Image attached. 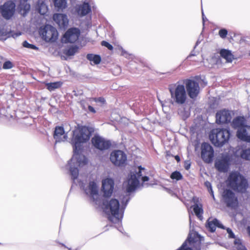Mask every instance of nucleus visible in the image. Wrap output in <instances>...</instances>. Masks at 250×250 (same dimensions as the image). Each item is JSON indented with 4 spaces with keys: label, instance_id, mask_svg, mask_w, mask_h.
<instances>
[{
    "label": "nucleus",
    "instance_id": "nucleus-1",
    "mask_svg": "<svg viewBox=\"0 0 250 250\" xmlns=\"http://www.w3.org/2000/svg\"><path fill=\"white\" fill-rule=\"evenodd\" d=\"M91 131L86 126H82L73 131L71 144L73 145L74 154L68 163L69 171L73 182L83 188L85 193L90 197L96 204L99 198L98 187L94 182H90L86 188H84L83 183L77 179L79 174L78 167H83L87 163L85 157L80 152L81 144L89 140Z\"/></svg>",
    "mask_w": 250,
    "mask_h": 250
},
{
    "label": "nucleus",
    "instance_id": "nucleus-2",
    "mask_svg": "<svg viewBox=\"0 0 250 250\" xmlns=\"http://www.w3.org/2000/svg\"><path fill=\"white\" fill-rule=\"evenodd\" d=\"M129 199V195L126 194L125 195L123 196L122 199L121 205L116 199L103 201L104 211L107 214L108 218L111 222L118 224L121 223L124 210Z\"/></svg>",
    "mask_w": 250,
    "mask_h": 250
},
{
    "label": "nucleus",
    "instance_id": "nucleus-3",
    "mask_svg": "<svg viewBox=\"0 0 250 250\" xmlns=\"http://www.w3.org/2000/svg\"><path fill=\"white\" fill-rule=\"evenodd\" d=\"M145 173V169L141 166L138 167L134 170L130 172L128 176V179L124 184L127 193H130L134 191L137 188L140 187V179L142 181V186L146 184L145 182L149 180V178L146 176H143Z\"/></svg>",
    "mask_w": 250,
    "mask_h": 250
},
{
    "label": "nucleus",
    "instance_id": "nucleus-4",
    "mask_svg": "<svg viewBox=\"0 0 250 250\" xmlns=\"http://www.w3.org/2000/svg\"><path fill=\"white\" fill-rule=\"evenodd\" d=\"M227 184L232 189L241 192H245L248 187L246 178L237 171L229 173L227 180Z\"/></svg>",
    "mask_w": 250,
    "mask_h": 250
},
{
    "label": "nucleus",
    "instance_id": "nucleus-5",
    "mask_svg": "<svg viewBox=\"0 0 250 250\" xmlns=\"http://www.w3.org/2000/svg\"><path fill=\"white\" fill-rule=\"evenodd\" d=\"M230 135L229 129L218 128L212 130L209 139L214 146L221 147L228 142Z\"/></svg>",
    "mask_w": 250,
    "mask_h": 250
},
{
    "label": "nucleus",
    "instance_id": "nucleus-6",
    "mask_svg": "<svg viewBox=\"0 0 250 250\" xmlns=\"http://www.w3.org/2000/svg\"><path fill=\"white\" fill-rule=\"evenodd\" d=\"M171 98L173 102L178 104H184L187 99L185 87L183 84H171L168 87Z\"/></svg>",
    "mask_w": 250,
    "mask_h": 250
},
{
    "label": "nucleus",
    "instance_id": "nucleus-7",
    "mask_svg": "<svg viewBox=\"0 0 250 250\" xmlns=\"http://www.w3.org/2000/svg\"><path fill=\"white\" fill-rule=\"evenodd\" d=\"M39 33L42 40L46 42H55L58 36L57 29L49 24H46L43 27H40Z\"/></svg>",
    "mask_w": 250,
    "mask_h": 250
},
{
    "label": "nucleus",
    "instance_id": "nucleus-8",
    "mask_svg": "<svg viewBox=\"0 0 250 250\" xmlns=\"http://www.w3.org/2000/svg\"><path fill=\"white\" fill-rule=\"evenodd\" d=\"M110 159L115 166L122 167L124 166L126 162L127 156L122 150H114L111 153Z\"/></svg>",
    "mask_w": 250,
    "mask_h": 250
},
{
    "label": "nucleus",
    "instance_id": "nucleus-9",
    "mask_svg": "<svg viewBox=\"0 0 250 250\" xmlns=\"http://www.w3.org/2000/svg\"><path fill=\"white\" fill-rule=\"evenodd\" d=\"M222 200L228 207L234 208L238 206V200L235 194L229 189H226L222 194Z\"/></svg>",
    "mask_w": 250,
    "mask_h": 250
},
{
    "label": "nucleus",
    "instance_id": "nucleus-10",
    "mask_svg": "<svg viewBox=\"0 0 250 250\" xmlns=\"http://www.w3.org/2000/svg\"><path fill=\"white\" fill-rule=\"evenodd\" d=\"M185 84L189 97L192 99H196L200 89L198 83L192 80H186Z\"/></svg>",
    "mask_w": 250,
    "mask_h": 250
},
{
    "label": "nucleus",
    "instance_id": "nucleus-11",
    "mask_svg": "<svg viewBox=\"0 0 250 250\" xmlns=\"http://www.w3.org/2000/svg\"><path fill=\"white\" fill-rule=\"evenodd\" d=\"M214 157L213 147L208 143H204L201 146V158L207 163H211Z\"/></svg>",
    "mask_w": 250,
    "mask_h": 250
},
{
    "label": "nucleus",
    "instance_id": "nucleus-12",
    "mask_svg": "<svg viewBox=\"0 0 250 250\" xmlns=\"http://www.w3.org/2000/svg\"><path fill=\"white\" fill-rule=\"evenodd\" d=\"M15 4L11 1L6 2L1 7V13L2 16L5 19H10L13 15L15 12Z\"/></svg>",
    "mask_w": 250,
    "mask_h": 250
},
{
    "label": "nucleus",
    "instance_id": "nucleus-13",
    "mask_svg": "<svg viewBox=\"0 0 250 250\" xmlns=\"http://www.w3.org/2000/svg\"><path fill=\"white\" fill-rule=\"evenodd\" d=\"M91 142L96 148L101 150L107 149L111 146V143L109 141L105 140L99 136H94L92 138Z\"/></svg>",
    "mask_w": 250,
    "mask_h": 250
},
{
    "label": "nucleus",
    "instance_id": "nucleus-14",
    "mask_svg": "<svg viewBox=\"0 0 250 250\" xmlns=\"http://www.w3.org/2000/svg\"><path fill=\"white\" fill-rule=\"evenodd\" d=\"M80 35L79 29L76 28H71L68 29L63 36L65 42L73 43L77 41Z\"/></svg>",
    "mask_w": 250,
    "mask_h": 250
},
{
    "label": "nucleus",
    "instance_id": "nucleus-15",
    "mask_svg": "<svg viewBox=\"0 0 250 250\" xmlns=\"http://www.w3.org/2000/svg\"><path fill=\"white\" fill-rule=\"evenodd\" d=\"M231 120V113L229 110L223 109L216 114V122L218 124H226Z\"/></svg>",
    "mask_w": 250,
    "mask_h": 250
},
{
    "label": "nucleus",
    "instance_id": "nucleus-16",
    "mask_svg": "<svg viewBox=\"0 0 250 250\" xmlns=\"http://www.w3.org/2000/svg\"><path fill=\"white\" fill-rule=\"evenodd\" d=\"M114 182L111 178H106L102 181V188L105 197L110 196L113 192Z\"/></svg>",
    "mask_w": 250,
    "mask_h": 250
},
{
    "label": "nucleus",
    "instance_id": "nucleus-17",
    "mask_svg": "<svg viewBox=\"0 0 250 250\" xmlns=\"http://www.w3.org/2000/svg\"><path fill=\"white\" fill-rule=\"evenodd\" d=\"M53 20L61 28H66L69 22L67 15L63 14H55L53 17Z\"/></svg>",
    "mask_w": 250,
    "mask_h": 250
},
{
    "label": "nucleus",
    "instance_id": "nucleus-18",
    "mask_svg": "<svg viewBox=\"0 0 250 250\" xmlns=\"http://www.w3.org/2000/svg\"><path fill=\"white\" fill-rule=\"evenodd\" d=\"M230 159L229 156H223L221 159L217 160L215 163V167L218 171L226 172L228 170Z\"/></svg>",
    "mask_w": 250,
    "mask_h": 250
},
{
    "label": "nucleus",
    "instance_id": "nucleus-19",
    "mask_svg": "<svg viewBox=\"0 0 250 250\" xmlns=\"http://www.w3.org/2000/svg\"><path fill=\"white\" fill-rule=\"evenodd\" d=\"M237 136L242 140L250 143V126L246 125L237 130Z\"/></svg>",
    "mask_w": 250,
    "mask_h": 250
},
{
    "label": "nucleus",
    "instance_id": "nucleus-20",
    "mask_svg": "<svg viewBox=\"0 0 250 250\" xmlns=\"http://www.w3.org/2000/svg\"><path fill=\"white\" fill-rule=\"evenodd\" d=\"M54 138L56 142L65 141L67 139V135L65 133L64 129L62 126H57L54 133Z\"/></svg>",
    "mask_w": 250,
    "mask_h": 250
},
{
    "label": "nucleus",
    "instance_id": "nucleus-21",
    "mask_svg": "<svg viewBox=\"0 0 250 250\" xmlns=\"http://www.w3.org/2000/svg\"><path fill=\"white\" fill-rule=\"evenodd\" d=\"M90 7L88 2H84L83 4H77L76 6V10L79 15L84 16L91 12Z\"/></svg>",
    "mask_w": 250,
    "mask_h": 250
},
{
    "label": "nucleus",
    "instance_id": "nucleus-22",
    "mask_svg": "<svg viewBox=\"0 0 250 250\" xmlns=\"http://www.w3.org/2000/svg\"><path fill=\"white\" fill-rule=\"evenodd\" d=\"M224 229V226L219 222L217 219L209 218L206 224V227L211 232H214L216 227Z\"/></svg>",
    "mask_w": 250,
    "mask_h": 250
},
{
    "label": "nucleus",
    "instance_id": "nucleus-23",
    "mask_svg": "<svg viewBox=\"0 0 250 250\" xmlns=\"http://www.w3.org/2000/svg\"><path fill=\"white\" fill-rule=\"evenodd\" d=\"M245 119L244 117L241 116L237 117L233 120L231 125L233 128H237L238 130L240 128L246 126L245 125Z\"/></svg>",
    "mask_w": 250,
    "mask_h": 250
},
{
    "label": "nucleus",
    "instance_id": "nucleus-24",
    "mask_svg": "<svg viewBox=\"0 0 250 250\" xmlns=\"http://www.w3.org/2000/svg\"><path fill=\"white\" fill-rule=\"evenodd\" d=\"M19 7L21 14L25 16L30 8V5L28 3L27 0H20Z\"/></svg>",
    "mask_w": 250,
    "mask_h": 250
},
{
    "label": "nucleus",
    "instance_id": "nucleus-25",
    "mask_svg": "<svg viewBox=\"0 0 250 250\" xmlns=\"http://www.w3.org/2000/svg\"><path fill=\"white\" fill-rule=\"evenodd\" d=\"M220 56L225 59L227 62H231L233 59V56L231 52L227 49H221L220 52Z\"/></svg>",
    "mask_w": 250,
    "mask_h": 250
},
{
    "label": "nucleus",
    "instance_id": "nucleus-26",
    "mask_svg": "<svg viewBox=\"0 0 250 250\" xmlns=\"http://www.w3.org/2000/svg\"><path fill=\"white\" fill-rule=\"evenodd\" d=\"M193 209L195 214L198 217V218H199L200 220H202L203 218L202 214L203 213L202 206L200 204L199 205L196 204L193 206Z\"/></svg>",
    "mask_w": 250,
    "mask_h": 250
},
{
    "label": "nucleus",
    "instance_id": "nucleus-27",
    "mask_svg": "<svg viewBox=\"0 0 250 250\" xmlns=\"http://www.w3.org/2000/svg\"><path fill=\"white\" fill-rule=\"evenodd\" d=\"M37 9L39 13L41 15H44L47 11V6L42 1H39L37 5Z\"/></svg>",
    "mask_w": 250,
    "mask_h": 250
},
{
    "label": "nucleus",
    "instance_id": "nucleus-28",
    "mask_svg": "<svg viewBox=\"0 0 250 250\" xmlns=\"http://www.w3.org/2000/svg\"><path fill=\"white\" fill-rule=\"evenodd\" d=\"M86 58L91 62H93L94 64H99L101 60L100 56L92 54H87Z\"/></svg>",
    "mask_w": 250,
    "mask_h": 250
},
{
    "label": "nucleus",
    "instance_id": "nucleus-29",
    "mask_svg": "<svg viewBox=\"0 0 250 250\" xmlns=\"http://www.w3.org/2000/svg\"><path fill=\"white\" fill-rule=\"evenodd\" d=\"M78 47L77 46H71L63 50V53L67 56H71L77 52Z\"/></svg>",
    "mask_w": 250,
    "mask_h": 250
},
{
    "label": "nucleus",
    "instance_id": "nucleus-30",
    "mask_svg": "<svg viewBox=\"0 0 250 250\" xmlns=\"http://www.w3.org/2000/svg\"><path fill=\"white\" fill-rule=\"evenodd\" d=\"M54 5L58 10L64 9L66 7V0H53Z\"/></svg>",
    "mask_w": 250,
    "mask_h": 250
},
{
    "label": "nucleus",
    "instance_id": "nucleus-31",
    "mask_svg": "<svg viewBox=\"0 0 250 250\" xmlns=\"http://www.w3.org/2000/svg\"><path fill=\"white\" fill-rule=\"evenodd\" d=\"M61 85L62 83L60 82L47 83L46 84L47 89L50 91L59 88L61 87Z\"/></svg>",
    "mask_w": 250,
    "mask_h": 250
},
{
    "label": "nucleus",
    "instance_id": "nucleus-32",
    "mask_svg": "<svg viewBox=\"0 0 250 250\" xmlns=\"http://www.w3.org/2000/svg\"><path fill=\"white\" fill-rule=\"evenodd\" d=\"M240 154L242 158L250 160V148L242 150Z\"/></svg>",
    "mask_w": 250,
    "mask_h": 250
},
{
    "label": "nucleus",
    "instance_id": "nucleus-33",
    "mask_svg": "<svg viewBox=\"0 0 250 250\" xmlns=\"http://www.w3.org/2000/svg\"><path fill=\"white\" fill-rule=\"evenodd\" d=\"M234 247L236 250H247L246 248L242 244L239 239H236L234 242Z\"/></svg>",
    "mask_w": 250,
    "mask_h": 250
},
{
    "label": "nucleus",
    "instance_id": "nucleus-34",
    "mask_svg": "<svg viewBox=\"0 0 250 250\" xmlns=\"http://www.w3.org/2000/svg\"><path fill=\"white\" fill-rule=\"evenodd\" d=\"M182 177L183 176L181 173L177 171L172 172L170 176L171 179H175L176 180H181L182 178Z\"/></svg>",
    "mask_w": 250,
    "mask_h": 250
},
{
    "label": "nucleus",
    "instance_id": "nucleus-35",
    "mask_svg": "<svg viewBox=\"0 0 250 250\" xmlns=\"http://www.w3.org/2000/svg\"><path fill=\"white\" fill-rule=\"evenodd\" d=\"M23 46L29 49H34V50H38V48L35 45L30 44L28 43L27 41H24L22 43Z\"/></svg>",
    "mask_w": 250,
    "mask_h": 250
},
{
    "label": "nucleus",
    "instance_id": "nucleus-36",
    "mask_svg": "<svg viewBox=\"0 0 250 250\" xmlns=\"http://www.w3.org/2000/svg\"><path fill=\"white\" fill-rule=\"evenodd\" d=\"M205 185L208 189V192L210 193V194L212 196L214 200H215L213 191L212 189L211 185V183L208 181H206L205 182Z\"/></svg>",
    "mask_w": 250,
    "mask_h": 250
},
{
    "label": "nucleus",
    "instance_id": "nucleus-37",
    "mask_svg": "<svg viewBox=\"0 0 250 250\" xmlns=\"http://www.w3.org/2000/svg\"><path fill=\"white\" fill-rule=\"evenodd\" d=\"M228 34V31L225 29H221L219 31V35L222 38H225Z\"/></svg>",
    "mask_w": 250,
    "mask_h": 250
},
{
    "label": "nucleus",
    "instance_id": "nucleus-38",
    "mask_svg": "<svg viewBox=\"0 0 250 250\" xmlns=\"http://www.w3.org/2000/svg\"><path fill=\"white\" fill-rule=\"evenodd\" d=\"M13 67V64L10 61H6L5 62L3 65V68L4 69H10L12 68Z\"/></svg>",
    "mask_w": 250,
    "mask_h": 250
},
{
    "label": "nucleus",
    "instance_id": "nucleus-39",
    "mask_svg": "<svg viewBox=\"0 0 250 250\" xmlns=\"http://www.w3.org/2000/svg\"><path fill=\"white\" fill-rule=\"evenodd\" d=\"M101 44L103 46L107 47L110 50H112L113 48V46L106 41L102 42Z\"/></svg>",
    "mask_w": 250,
    "mask_h": 250
},
{
    "label": "nucleus",
    "instance_id": "nucleus-40",
    "mask_svg": "<svg viewBox=\"0 0 250 250\" xmlns=\"http://www.w3.org/2000/svg\"><path fill=\"white\" fill-rule=\"evenodd\" d=\"M94 101L95 102H97V103H101V104H104L105 101L104 100V98H102V97H99V98H94Z\"/></svg>",
    "mask_w": 250,
    "mask_h": 250
},
{
    "label": "nucleus",
    "instance_id": "nucleus-41",
    "mask_svg": "<svg viewBox=\"0 0 250 250\" xmlns=\"http://www.w3.org/2000/svg\"><path fill=\"white\" fill-rule=\"evenodd\" d=\"M227 231L229 234V238H235V235L230 229L227 228Z\"/></svg>",
    "mask_w": 250,
    "mask_h": 250
},
{
    "label": "nucleus",
    "instance_id": "nucleus-42",
    "mask_svg": "<svg viewBox=\"0 0 250 250\" xmlns=\"http://www.w3.org/2000/svg\"><path fill=\"white\" fill-rule=\"evenodd\" d=\"M88 110H89V111H90L92 113H94L96 112V110L92 106L89 105L88 107Z\"/></svg>",
    "mask_w": 250,
    "mask_h": 250
},
{
    "label": "nucleus",
    "instance_id": "nucleus-43",
    "mask_svg": "<svg viewBox=\"0 0 250 250\" xmlns=\"http://www.w3.org/2000/svg\"><path fill=\"white\" fill-rule=\"evenodd\" d=\"M195 55L194 54L193 51H192L190 55L187 57V58H189L191 56H194Z\"/></svg>",
    "mask_w": 250,
    "mask_h": 250
},
{
    "label": "nucleus",
    "instance_id": "nucleus-44",
    "mask_svg": "<svg viewBox=\"0 0 250 250\" xmlns=\"http://www.w3.org/2000/svg\"><path fill=\"white\" fill-rule=\"evenodd\" d=\"M175 159L178 161L179 162L180 161V158L178 156H175Z\"/></svg>",
    "mask_w": 250,
    "mask_h": 250
},
{
    "label": "nucleus",
    "instance_id": "nucleus-45",
    "mask_svg": "<svg viewBox=\"0 0 250 250\" xmlns=\"http://www.w3.org/2000/svg\"><path fill=\"white\" fill-rule=\"evenodd\" d=\"M202 17H203V22H205V18H204V13H203V11H202Z\"/></svg>",
    "mask_w": 250,
    "mask_h": 250
},
{
    "label": "nucleus",
    "instance_id": "nucleus-46",
    "mask_svg": "<svg viewBox=\"0 0 250 250\" xmlns=\"http://www.w3.org/2000/svg\"><path fill=\"white\" fill-rule=\"evenodd\" d=\"M200 43V42H199V41H197L196 43V45H195V46H194V48L196 47V46H197V45L198 44V43Z\"/></svg>",
    "mask_w": 250,
    "mask_h": 250
},
{
    "label": "nucleus",
    "instance_id": "nucleus-47",
    "mask_svg": "<svg viewBox=\"0 0 250 250\" xmlns=\"http://www.w3.org/2000/svg\"><path fill=\"white\" fill-rule=\"evenodd\" d=\"M248 230L249 235H250V226L248 227Z\"/></svg>",
    "mask_w": 250,
    "mask_h": 250
},
{
    "label": "nucleus",
    "instance_id": "nucleus-48",
    "mask_svg": "<svg viewBox=\"0 0 250 250\" xmlns=\"http://www.w3.org/2000/svg\"><path fill=\"white\" fill-rule=\"evenodd\" d=\"M216 61L212 59V63H215Z\"/></svg>",
    "mask_w": 250,
    "mask_h": 250
},
{
    "label": "nucleus",
    "instance_id": "nucleus-49",
    "mask_svg": "<svg viewBox=\"0 0 250 250\" xmlns=\"http://www.w3.org/2000/svg\"><path fill=\"white\" fill-rule=\"evenodd\" d=\"M119 229V230L120 231L122 232V230H121V228H120V229Z\"/></svg>",
    "mask_w": 250,
    "mask_h": 250
},
{
    "label": "nucleus",
    "instance_id": "nucleus-50",
    "mask_svg": "<svg viewBox=\"0 0 250 250\" xmlns=\"http://www.w3.org/2000/svg\"><path fill=\"white\" fill-rule=\"evenodd\" d=\"M117 69H118L119 71H120V68H117Z\"/></svg>",
    "mask_w": 250,
    "mask_h": 250
}]
</instances>
